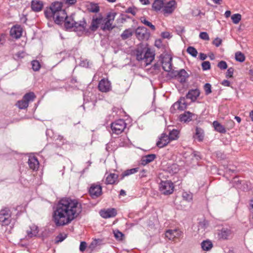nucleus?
Masks as SVG:
<instances>
[{"mask_svg":"<svg viewBox=\"0 0 253 253\" xmlns=\"http://www.w3.org/2000/svg\"><path fill=\"white\" fill-rule=\"evenodd\" d=\"M138 168H135L125 170L121 174L120 180H122L125 177L137 172L138 171Z\"/></svg>","mask_w":253,"mask_h":253,"instance_id":"c756f323","label":"nucleus"},{"mask_svg":"<svg viewBox=\"0 0 253 253\" xmlns=\"http://www.w3.org/2000/svg\"><path fill=\"white\" fill-rule=\"evenodd\" d=\"M217 67L221 70H225L227 68V64L224 61H220L217 64Z\"/></svg>","mask_w":253,"mask_h":253,"instance_id":"5fc2aeb1","label":"nucleus"},{"mask_svg":"<svg viewBox=\"0 0 253 253\" xmlns=\"http://www.w3.org/2000/svg\"><path fill=\"white\" fill-rule=\"evenodd\" d=\"M168 135L165 133H163L160 138L159 140L157 142V146L159 148H163L166 146L169 142Z\"/></svg>","mask_w":253,"mask_h":253,"instance_id":"412c9836","label":"nucleus"},{"mask_svg":"<svg viewBox=\"0 0 253 253\" xmlns=\"http://www.w3.org/2000/svg\"><path fill=\"white\" fill-rule=\"evenodd\" d=\"M12 212L9 208L4 207L0 211V225L7 226L12 221Z\"/></svg>","mask_w":253,"mask_h":253,"instance_id":"7ed1b4c3","label":"nucleus"},{"mask_svg":"<svg viewBox=\"0 0 253 253\" xmlns=\"http://www.w3.org/2000/svg\"><path fill=\"white\" fill-rule=\"evenodd\" d=\"M67 234L60 233L56 237L55 243L58 244L64 241L67 237Z\"/></svg>","mask_w":253,"mask_h":253,"instance_id":"49530a36","label":"nucleus"},{"mask_svg":"<svg viewBox=\"0 0 253 253\" xmlns=\"http://www.w3.org/2000/svg\"><path fill=\"white\" fill-rule=\"evenodd\" d=\"M200 93V92L199 89H191L188 92L185 97L187 99H191L192 102H194L197 99Z\"/></svg>","mask_w":253,"mask_h":253,"instance_id":"4be33fe9","label":"nucleus"},{"mask_svg":"<svg viewBox=\"0 0 253 253\" xmlns=\"http://www.w3.org/2000/svg\"><path fill=\"white\" fill-rule=\"evenodd\" d=\"M221 84L225 86H230V82L226 80L222 81Z\"/></svg>","mask_w":253,"mask_h":253,"instance_id":"774afa93","label":"nucleus"},{"mask_svg":"<svg viewBox=\"0 0 253 253\" xmlns=\"http://www.w3.org/2000/svg\"><path fill=\"white\" fill-rule=\"evenodd\" d=\"M211 63L209 61H204L202 63V68L203 71H206L211 69Z\"/></svg>","mask_w":253,"mask_h":253,"instance_id":"864d4df0","label":"nucleus"},{"mask_svg":"<svg viewBox=\"0 0 253 253\" xmlns=\"http://www.w3.org/2000/svg\"><path fill=\"white\" fill-rule=\"evenodd\" d=\"M159 190L163 195L171 194L174 191L173 183L170 180L161 181L159 184Z\"/></svg>","mask_w":253,"mask_h":253,"instance_id":"423d86ee","label":"nucleus"},{"mask_svg":"<svg viewBox=\"0 0 253 253\" xmlns=\"http://www.w3.org/2000/svg\"><path fill=\"white\" fill-rule=\"evenodd\" d=\"M170 111L172 113H174V111L178 109L179 110H181V107H180V104H179V102H178V101L174 103L170 107Z\"/></svg>","mask_w":253,"mask_h":253,"instance_id":"603ef678","label":"nucleus"},{"mask_svg":"<svg viewBox=\"0 0 253 253\" xmlns=\"http://www.w3.org/2000/svg\"><path fill=\"white\" fill-rule=\"evenodd\" d=\"M187 52L194 57H196L198 54L197 50L193 46L188 47L187 48Z\"/></svg>","mask_w":253,"mask_h":253,"instance_id":"37998d69","label":"nucleus"},{"mask_svg":"<svg viewBox=\"0 0 253 253\" xmlns=\"http://www.w3.org/2000/svg\"><path fill=\"white\" fill-rule=\"evenodd\" d=\"M154 54L151 51L150 48H145L144 60L146 65L150 64L154 59Z\"/></svg>","mask_w":253,"mask_h":253,"instance_id":"f3484780","label":"nucleus"},{"mask_svg":"<svg viewBox=\"0 0 253 253\" xmlns=\"http://www.w3.org/2000/svg\"><path fill=\"white\" fill-rule=\"evenodd\" d=\"M235 59L237 61L243 62L245 60V56L241 52L238 51L235 53Z\"/></svg>","mask_w":253,"mask_h":253,"instance_id":"a19ab883","label":"nucleus"},{"mask_svg":"<svg viewBox=\"0 0 253 253\" xmlns=\"http://www.w3.org/2000/svg\"><path fill=\"white\" fill-rule=\"evenodd\" d=\"M231 234V230L227 228H222L218 232V236L219 239L225 240Z\"/></svg>","mask_w":253,"mask_h":253,"instance_id":"a878e982","label":"nucleus"},{"mask_svg":"<svg viewBox=\"0 0 253 253\" xmlns=\"http://www.w3.org/2000/svg\"><path fill=\"white\" fill-rule=\"evenodd\" d=\"M36 98V95L33 92H29L26 93L23 97V99L29 104L30 101H33Z\"/></svg>","mask_w":253,"mask_h":253,"instance_id":"c9c22d12","label":"nucleus"},{"mask_svg":"<svg viewBox=\"0 0 253 253\" xmlns=\"http://www.w3.org/2000/svg\"><path fill=\"white\" fill-rule=\"evenodd\" d=\"M198 115L190 112L186 111L179 116V119L181 122L184 123L189 122L191 121L197 120L198 119Z\"/></svg>","mask_w":253,"mask_h":253,"instance_id":"9d476101","label":"nucleus"},{"mask_svg":"<svg viewBox=\"0 0 253 253\" xmlns=\"http://www.w3.org/2000/svg\"><path fill=\"white\" fill-rule=\"evenodd\" d=\"M178 165L175 163H168L164 170L171 174L178 172L179 171Z\"/></svg>","mask_w":253,"mask_h":253,"instance_id":"dca6fc26","label":"nucleus"},{"mask_svg":"<svg viewBox=\"0 0 253 253\" xmlns=\"http://www.w3.org/2000/svg\"><path fill=\"white\" fill-rule=\"evenodd\" d=\"M88 192L92 199H96L102 194V187L100 185L92 184L91 185Z\"/></svg>","mask_w":253,"mask_h":253,"instance_id":"1a4fd4ad","label":"nucleus"},{"mask_svg":"<svg viewBox=\"0 0 253 253\" xmlns=\"http://www.w3.org/2000/svg\"><path fill=\"white\" fill-rule=\"evenodd\" d=\"M114 234L115 238L119 241L123 240L124 235L122 232H120L119 230L114 231Z\"/></svg>","mask_w":253,"mask_h":253,"instance_id":"de8ad7c7","label":"nucleus"},{"mask_svg":"<svg viewBox=\"0 0 253 253\" xmlns=\"http://www.w3.org/2000/svg\"><path fill=\"white\" fill-rule=\"evenodd\" d=\"M181 234V232L177 229H169L165 233L166 237L169 240H173L175 238H178Z\"/></svg>","mask_w":253,"mask_h":253,"instance_id":"6ab92c4d","label":"nucleus"},{"mask_svg":"<svg viewBox=\"0 0 253 253\" xmlns=\"http://www.w3.org/2000/svg\"><path fill=\"white\" fill-rule=\"evenodd\" d=\"M133 32L131 29H126L121 35V37L123 40H126L132 35Z\"/></svg>","mask_w":253,"mask_h":253,"instance_id":"f704fd0d","label":"nucleus"},{"mask_svg":"<svg viewBox=\"0 0 253 253\" xmlns=\"http://www.w3.org/2000/svg\"><path fill=\"white\" fill-rule=\"evenodd\" d=\"M214 129L221 133H225L226 132L225 127L217 121H214L212 123Z\"/></svg>","mask_w":253,"mask_h":253,"instance_id":"cd10ccee","label":"nucleus"},{"mask_svg":"<svg viewBox=\"0 0 253 253\" xmlns=\"http://www.w3.org/2000/svg\"><path fill=\"white\" fill-rule=\"evenodd\" d=\"M195 138L199 142H202L204 138V130L199 127H196L195 132Z\"/></svg>","mask_w":253,"mask_h":253,"instance_id":"c85d7f7f","label":"nucleus"},{"mask_svg":"<svg viewBox=\"0 0 253 253\" xmlns=\"http://www.w3.org/2000/svg\"><path fill=\"white\" fill-rule=\"evenodd\" d=\"M222 40L219 38H216L213 41V44L215 45L216 47H218L221 43Z\"/></svg>","mask_w":253,"mask_h":253,"instance_id":"680f3d73","label":"nucleus"},{"mask_svg":"<svg viewBox=\"0 0 253 253\" xmlns=\"http://www.w3.org/2000/svg\"><path fill=\"white\" fill-rule=\"evenodd\" d=\"M86 248V243L84 241L81 242L80 245V251L84 252Z\"/></svg>","mask_w":253,"mask_h":253,"instance_id":"0e129e2a","label":"nucleus"},{"mask_svg":"<svg viewBox=\"0 0 253 253\" xmlns=\"http://www.w3.org/2000/svg\"><path fill=\"white\" fill-rule=\"evenodd\" d=\"M204 88L206 95H209L211 93V85L210 84L206 83L204 86Z\"/></svg>","mask_w":253,"mask_h":253,"instance_id":"8fccbe9b","label":"nucleus"},{"mask_svg":"<svg viewBox=\"0 0 253 253\" xmlns=\"http://www.w3.org/2000/svg\"><path fill=\"white\" fill-rule=\"evenodd\" d=\"M245 184V181L239 180L237 177H235L233 180V187L237 189L244 190L245 188H242V185Z\"/></svg>","mask_w":253,"mask_h":253,"instance_id":"72a5a7b5","label":"nucleus"},{"mask_svg":"<svg viewBox=\"0 0 253 253\" xmlns=\"http://www.w3.org/2000/svg\"><path fill=\"white\" fill-rule=\"evenodd\" d=\"M45 17L48 20L53 19L54 22L61 24L64 22V26L66 29H71L73 28L74 18L73 15L70 17L65 9H62V3L59 1L52 2L49 7H46L44 11Z\"/></svg>","mask_w":253,"mask_h":253,"instance_id":"f03ea898","label":"nucleus"},{"mask_svg":"<svg viewBox=\"0 0 253 253\" xmlns=\"http://www.w3.org/2000/svg\"><path fill=\"white\" fill-rule=\"evenodd\" d=\"M126 127V123L123 119H119L111 123V128L113 133L121 134Z\"/></svg>","mask_w":253,"mask_h":253,"instance_id":"0eeeda50","label":"nucleus"},{"mask_svg":"<svg viewBox=\"0 0 253 253\" xmlns=\"http://www.w3.org/2000/svg\"><path fill=\"white\" fill-rule=\"evenodd\" d=\"M22 28L19 25L13 26L10 31V36L16 39L20 38L22 36Z\"/></svg>","mask_w":253,"mask_h":253,"instance_id":"4468645a","label":"nucleus"},{"mask_svg":"<svg viewBox=\"0 0 253 253\" xmlns=\"http://www.w3.org/2000/svg\"><path fill=\"white\" fill-rule=\"evenodd\" d=\"M161 36L164 39H169L170 38H171V36H170V34L168 32H163L161 33Z\"/></svg>","mask_w":253,"mask_h":253,"instance_id":"e2e57ef3","label":"nucleus"},{"mask_svg":"<svg viewBox=\"0 0 253 253\" xmlns=\"http://www.w3.org/2000/svg\"><path fill=\"white\" fill-rule=\"evenodd\" d=\"M156 158V155L154 154H148L142 157L141 159V164L143 165H146L147 164L152 162Z\"/></svg>","mask_w":253,"mask_h":253,"instance_id":"393cba45","label":"nucleus"},{"mask_svg":"<svg viewBox=\"0 0 253 253\" xmlns=\"http://www.w3.org/2000/svg\"><path fill=\"white\" fill-rule=\"evenodd\" d=\"M234 71V70L233 67L229 68L226 73V78H229L233 77Z\"/></svg>","mask_w":253,"mask_h":253,"instance_id":"4d7b16f0","label":"nucleus"},{"mask_svg":"<svg viewBox=\"0 0 253 253\" xmlns=\"http://www.w3.org/2000/svg\"><path fill=\"white\" fill-rule=\"evenodd\" d=\"M160 57L161 58V63L162 64H164L163 66V70L164 71H165L166 72H169L168 75L169 77H170L171 78L175 79L177 80L178 71L174 70H171L172 58H170L168 62H164L163 55L161 54L160 56Z\"/></svg>","mask_w":253,"mask_h":253,"instance_id":"39448f33","label":"nucleus"},{"mask_svg":"<svg viewBox=\"0 0 253 253\" xmlns=\"http://www.w3.org/2000/svg\"><path fill=\"white\" fill-rule=\"evenodd\" d=\"M199 37L204 40L209 41L210 39L209 36L207 32H201L199 35Z\"/></svg>","mask_w":253,"mask_h":253,"instance_id":"13d9d810","label":"nucleus"},{"mask_svg":"<svg viewBox=\"0 0 253 253\" xmlns=\"http://www.w3.org/2000/svg\"><path fill=\"white\" fill-rule=\"evenodd\" d=\"M201 248L204 251H208L213 247L212 243L209 240L203 241L201 244Z\"/></svg>","mask_w":253,"mask_h":253,"instance_id":"2f4dec72","label":"nucleus"},{"mask_svg":"<svg viewBox=\"0 0 253 253\" xmlns=\"http://www.w3.org/2000/svg\"><path fill=\"white\" fill-rule=\"evenodd\" d=\"M116 16L115 13L109 12L106 17H103L102 23L101 25V29L103 31H111L115 26H112V23Z\"/></svg>","mask_w":253,"mask_h":253,"instance_id":"20e7f679","label":"nucleus"},{"mask_svg":"<svg viewBox=\"0 0 253 253\" xmlns=\"http://www.w3.org/2000/svg\"><path fill=\"white\" fill-rule=\"evenodd\" d=\"M126 13H131L133 16L135 15L136 11V8L134 6L128 7L125 11Z\"/></svg>","mask_w":253,"mask_h":253,"instance_id":"6e6d98bb","label":"nucleus"},{"mask_svg":"<svg viewBox=\"0 0 253 253\" xmlns=\"http://www.w3.org/2000/svg\"><path fill=\"white\" fill-rule=\"evenodd\" d=\"M119 175L115 173H110L106 177L105 183L106 184H114L118 183Z\"/></svg>","mask_w":253,"mask_h":253,"instance_id":"5701e85b","label":"nucleus"},{"mask_svg":"<svg viewBox=\"0 0 253 253\" xmlns=\"http://www.w3.org/2000/svg\"><path fill=\"white\" fill-rule=\"evenodd\" d=\"M175 32H176L177 34H178L179 36H181L182 34L185 32V28L183 26H176L175 27Z\"/></svg>","mask_w":253,"mask_h":253,"instance_id":"3c124183","label":"nucleus"},{"mask_svg":"<svg viewBox=\"0 0 253 253\" xmlns=\"http://www.w3.org/2000/svg\"><path fill=\"white\" fill-rule=\"evenodd\" d=\"M164 5L163 0H155L152 4L153 9L156 11H160Z\"/></svg>","mask_w":253,"mask_h":253,"instance_id":"473e14b6","label":"nucleus"},{"mask_svg":"<svg viewBox=\"0 0 253 253\" xmlns=\"http://www.w3.org/2000/svg\"><path fill=\"white\" fill-rule=\"evenodd\" d=\"M176 2L174 0H171L169 1L164 7L163 11L164 13H172L176 7Z\"/></svg>","mask_w":253,"mask_h":253,"instance_id":"a211bd4d","label":"nucleus"},{"mask_svg":"<svg viewBox=\"0 0 253 253\" xmlns=\"http://www.w3.org/2000/svg\"><path fill=\"white\" fill-rule=\"evenodd\" d=\"M193 154L194 157L197 160H199L202 159L200 152L197 151H194Z\"/></svg>","mask_w":253,"mask_h":253,"instance_id":"338daca9","label":"nucleus"},{"mask_svg":"<svg viewBox=\"0 0 253 253\" xmlns=\"http://www.w3.org/2000/svg\"><path fill=\"white\" fill-rule=\"evenodd\" d=\"M231 19L234 24H237L241 19V15L239 13L234 14L231 16Z\"/></svg>","mask_w":253,"mask_h":253,"instance_id":"c03bdc74","label":"nucleus"},{"mask_svg":"<svg viewBox=\"0 0 253 253\" xmlns=\"http://www.w3.org/2000/svg\"><path fill=\"white\" fill-rule=\"evenodd\" d=\"M33 228H35V230H34V232H32V230L27 231V235L30 238L36 236L39 232L37 226L34 225Z\"/></svg>","mask_w":253,"mask_h":253,"instance_id":"09e8293b","label":"nucleus"},{"mask_svg":"<svg viewBox=\"0 0 253 253\" xmlns=\"http://www.w3.org/2000/svg\"><path fill=\"white\" fill-rule=\"evenodd\" d=\"M145 48H138L136 50V59L138 61L144 60Z\"/></svg>","mask_w":253,"mask_h":253,"instance_id":"4c0bfd02","label":"nucleus"},{"mask_svg":"<svg viewBox=\"0 0 253 253\" xmlns=\"http://www.w3.org/2000/svg\"><path fill=\"white\" fill-rule=\"evenodd\" d=\"M186 98L185 97H181L178 100L180 104L181 111H183L187 108L188 104L185 101Z\"/></svg>","mask_w":253,"mask_h":253,"instance_id":"79ce46f5","label":"nucleus"},{"mask_svg":"<svg viewBox=\"0 0 253 253\" xmlns=\"http://www.w3.org/2000/svg\"><path fill=\"white\" fill-rule=\"evenodd\" d=\"M62 3L64 2L65 4L68 5H73L77 2V0H62Z\"/></svg>","mask_w":253,"mask_h":253,"instance_id":"bf43d9fd","label":"nucleus"},{"mask_svg":"<svg viewBox=\"0 0 253 253\" xmlns=\"http://www.w3.org/2000/svg\"><path fill=\"white\" fill-rule=\"evenodd\" d=\"M29 104L27 103L23 98L21 100L17 101L16 106L20 109H25L28 107Z\"/></svg>","mask_w":253,"mask_h":253,"instance_id":"ea45409f","label":"nucleus"},{"mask_svg":"<svg viewBox=\"0 0 253 253\" xmlns=\"http://www.w3.org/2000/svg\"><path fill=\"white\" fill-rule=\"evenodd\" d=\"M86 26V22L84 18L83 20L79 22H76L74 20L73 28L75 31L83 32L85 31V28Z\"/></svg>","mask_w":253,"mask_h":253,"instance_id":"ddd939ff","label":"nucleus"},{"mask_svg":"<svg viewBox=\"0 0 253 253\" xmlns=\"http://www.w3.org/2000/svg\"><path fill=\"white\" fill-rule=\"evenodd\" d=\"M32 69L35 71H38L41 68V64L38 60H33L31 62Z\"/></svg>","mask_w":253,"mask_h":253,"instance_id":"a18cd8bd","label":"nucleus"},{"mask_svg":"<svg viewBox=\"0 0 253 253\" xmlns=\"http://www.w3.org/2000/svg\"><path fill=\"white\" fill-rule=\"evenodd\" d=\"M182 197L183 199L186 201H190L192 199V196L190 194H188L187 192H184L182 194Z\"/></svg>","mask_w":253,"mask_h":253,"instance_id":"052dcab7","label":"nucleus"},{"mask_svg":"<svg viewBox=\"0 0 253 253\" xmlns=\"http://www.w3.org/2000/svg\"><path fill=\"white\" fill-rule=\"evenodd\" d=\"M28 163L31 169L34 170L38 169L39 163L36 157L34 156L29 157Z\"/></svg>","mask_w":253,"mask_h":253,"instance_id":"b1692460","label":"nucleus"},{"mask_svg":"<svg viewBox=\"0 0 253 253\" xmlns=\"http://www.w3.org/2000/svg\"><path fill=\"white\" fill-rule=\"evenodd\" d=\"M189 77L188 73L183 69L178 70L177 80L181 84H184L186 82Z\"/></svg>","mask_w":253,"mask_h":253,"instance_id":"aec40b11","label":"nucleus"},{"mask_svg":"<svg viewBox=\"0 0 253 253\" xmlns=\"http://www.w3.org/2000/svg\"><path fill=\"white\" fill-rule=\"evenodd\" d=\"M87 10L90 12L97 13L99 11L100 8L98 4L90 2L87 6Z\"/></svg>","mask_w":253,"mask_h":253,"instance_id":"7c9ffc66","label":"nucleus"},{"mask_svg":"<svg viewBox=\"0 0 253 253\" xmlns=\"http://www.w3.org/2000/svg\"><path fill=\"white\" fill-rule=\"evenodd\" d=\"M98 87L101 92H108L111 89V83L108 79H102L99 82Z\"/></svg>","mask_w":253,"mask_h":253,"instance_id":"9b49d317","label":"nucleus"},{"mask_svg":"<svg viewBox=\"0 0 253 253\" xmlns=\"http://www.w3.org/2000/svg\"><path fill=\"white\" fill-rule=\"evenodd\" d=\"M179 132L177 129H173L169 131L168 137L170 140H176L179 137Z\"/></svg>","mask_w":253,"mask_h":253,"instance_id":"e433bc0d","label":"nucleus"},{"mask_svg":"<svg viewBox=\"0 0 253 253\" xmlns=\"http://www.w3.org/2000/svg\"><path fill=\"white\" fill-rule=\"evenodd\" d=\"M140 20L145 25L150 27L152 31H155L156 29L155 26L153 25L150 22L146 20L145 17H141Z\"/></svg>","mask_w":253,"mask_h":253,"instance_id":"58836bf2","label":"nucleus"},{"mask_svg":"<svg viewBox=\"0 0 253 253\" xmlns=\"http://www.w3.org/2000/svg\"><path fill=\"white\" fill-rule=\"evenodd\" d=\"M43 7V3L40 1L32 0L31 2V8L35 12L40 11Z\"/></svg>","mask_w":253,"mask_h":253,"instance_id":"bb28decb","label":"nucleus"},{"mask_svg":"<svg viewBox=\"0 0 253 253\" xmlns=\"http://www.w3.org/2000/svg\"><path fill=\"white\" fill-rule=\"evenodd\" d=\"M136 38L139 41H147L150 37L148 30L143 26L138 27L135 31Z\"/></svg>","mask_w":253,"mask_h":253,"instance_id":"6e6552de","label":"nucleus"},{"mask_svg":"<svg viewBox=\"0 0 253 253\" xmlns=\"http://www.w3.org/2000/svg\"><path fill=\"white\" fill-rule=\"evenodd\" d=\"M82 212L81 205L76 200L64 198L59 201L53 213V221L56 226L67 225Z\"/></svg>","mask_w":253,"mask_h":253,"instance_id":"f257e3e1","label":"nucleus"},{"mask_svg":"<svg viewBox=\"0 0 253 253\" xmlns=\"http://www.w3.org/2000/svg\"><path fill=\"white\" fill-rule=\"evenodd\" d=\"M103 16L101 15H99V16L96 17L93 16L92 17L91 25L89 27V29L92 31H96L98 28L99 25H101L102 23Z\"/></svg>","mask_w":253,"mask_h":253,"instance_id":"f8f14e48","label":"nucleus"},{"mask_svg":"<svg viewBox=\"0 0 253 253\" xmlns=\"http://www.w3.org/2000/svg\"><path fill=\"white\" fill-rule=\"evenodd\" d=\"M155 45L159 48L162 47V42L161 39L156 40L155 42Z\"/></svg>","mask_w":253,"mask_h":253,"instance_id":"69168bd1","label":"nucleus"},{"mask_svg":"<svg viewBox=\"0 0 253 253\" xmlns=\"http://www.w3.org/2000/svg\"><path fill=\"white\" fill-rule=\"evenodd\" d=\"M100 214L104 218L113 217L117 215V211L114 208L108 209L106 210H101Z\"/></svg>","mask_w":253,"mask_h":253,"instance_id":"2eb2a0df","label":"nucleus"}]
</instances>
